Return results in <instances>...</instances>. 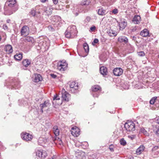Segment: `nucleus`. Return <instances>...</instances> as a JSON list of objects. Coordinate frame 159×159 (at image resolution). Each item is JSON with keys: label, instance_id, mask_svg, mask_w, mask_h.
I'll return each mask as SVG.
<instances>
[{"label": "nucleus", "instance_id": "f257e3e1", "mask_svg": "<svg viewBox=\"0 0 159 159\" xmlns=\"http://www.w3.org/2000/svg\"><path fill=\"white\" fill-rule=\"evenodd\" d=\"M52 25H49L48 28L50 31L53 32L57 30L61 26V18L57 16H55L51 17Z\"/></svg>", "mask_w": 159, "mask_h": 159}, {"label": "nucleus", "instance_id": "f03ea898", "mask_svg": "<svg viewBox=\"0 0 159 159\" xmlns=\"http://www.w3.org/2000/svg\"><path fill=\"white\" fill-rule=\"evenodd\" d=\"M16 6V0H7L4 7V14L6 15H9L13 13L14 8Z\"/></svg>", "mask_w": 159, "mask_h": 159}, {"label": "nucleus", "instance_id": "7ed1b4c3", "mask_svg": "<svg viewBox=\"0 0 159 159\" xmlns=\"http://www.w3.org/2000/svg\"><path fill=\"white\" fill-rule=\"evenodd\" d=\"M77 31L76 26L72 25L69 26L66 31L65 34L66 37L68 38H73L77 34Z\"/></svg>", "mask_w": 159, "mask_h": 159}, {"label": "nucleus", "instance_id": "20e7f679", "mask_svg": "<svg viewBox=\"0 0 159 159\" xmlns=\"http://www.w3.org/2000/svg\"><path fill=\"white\" fill-rule=\"evenodd\" d=\"M8 85V87L9 89H19L21 87L20 82L19 80L17 79H13L11 80Z\"/></svg>", "mask_w": 159, "mask_h": 159}, {"label": "nucleus", "instance_id": "39448f33", "mask_svg": "<svg viewBox=\"0 0 159 159\" xmlns=\"http://www.w3.org/2000/svg\"><path fill=\"white\" fill-rule=\"evenodd\" d=\"M91 94L94 98H98L101 91V88L98 85H95L92 86L91 88Z\"/></svg>", "mask_w": 159, "mask_h": 159}, {"label": "nucleus", "instance_id": "423d86ee", "mask_svg": "<svg viewBox=\"0 0 159 159\" xmlns=\"http://www.w3.org/2000/svg\"><path fill=\"white\" fill-rule=\"evenodd\" d=\"M124 127L128 131H134L135 129V124L131 121H127L125 124Z\"/></svg>", "mask_w": 159, "mask_h": 159}, {"label": "nucleus", "instance_id": "0eeeda50", "mask_svg": "<svg viewBox=\"0 0 159 159\" xmlns=\"http://www.w3.org/2000/svg\"><path fill=\"white\" fill-rule=\"evenodd\" d=\"M67 64L65 61H62L58 62L57 69L61 72L64 71L67 69Z\"/></svg>", "mask_w": 159, "mask_h": 159}, {"label": "nucleus", "instance_id": "6e6552de", "mask_svg": "<svg viewBox=\"0 0 159 159\" xmlns=\"http://www.w3.org/2000/svg\"><path fill=\"white\" fill-rule=\"evenodd\" d=\"M70 91L73 93H76L78 92L79 88L78 84L75 81L72 82L70 84Z\"/></svg>", "mask_w": 159, "mask_h": 159}, {"label": "nucleus", "instance_id": "1a4fd4ad", "mask_svg": "<svg viewBox=\"0 0 159 159\" xmlns=\"http://www.w3.org/2000/svg\"><path fill=\"white\" fill-rule=\"evenodd\" d=\"M36 156L37 157L44 159L47 156V152L43 150H37L35 152Z\"/></svg>", "mask_w": 159, "mask_h": 159}, {"label": "nucleus", "instance_id": "9d476101", "mask_svg": "<svg viewBox=\"0 0 159 159\" xmlns=\"http://www.w3.org/2000/svg\"><path fill=\"white\" fill-rule=\"evenodd\" d=\"M21 137L24 140L27 141L31 140L33 138L32 136L26 132H23L21 134Z\"/></svg>", "mask_w": 159, "mask_h": 159}, {"label": "nucleus", "instance_id": "9b49d317", "mask_svg": "<svg viewBox=\"0 0 159 159\" xmlns=\"http://www.w3.org/2000/svg\"><path fill=\"white\" fill-rule=\"evenodd\" d=\"M118 25L119 26L120 30H124L127 25V22L126 20L121 19L119 22H117Z\"/></svg>", "mask_w": 159, "mask_h": 159}, {"label": "nucleus", "instance_id": "f8f14e48", "mask_svg": "<svg viewBox=\"0 0 159 159\" xmlns=\"http://www.w3.org/2000/svg\"><path fill=\"white\" fill-rule=\"evenodd\" d=\"M53 9L49 7H44L43 9V14L49 16L52 13Z\"/></svg>", "mask_w": 159, "mask_h": 159}, {"label": "nucleus", "instance_id": "ddd939ff", "mask_svg": "<svg viewBox=\"0 0 159 159\" xmlns=\"http://www.w3.org/2000/svg\"><path fill=\"white\" fill-rule=\"evenodd\" d=\"M30 30L29 27L27 26H23L21 30V34L22 36H25L29 34Z\"/></svg>", "mask_w": 159, "mask_h": 159}, {"label": "nucleus", "instance_id": "4468645a", "mask_svg": "<svg viewBox=\"0 0 159 159\" xmlns=\"http://www.w3.org/2000/svg\"><path fill=\"white\" fill-rule=\"evenodd\" d=\"M71 133L75 137H77L80 134V129L77 127L75 126L72 127L71 129Z\"/></svg>", "mask_w": 159, "mask_h": 159}, {"label": "nucleus", "instance_id": "2eb2a0df", "mask_svg": "<svg viewBox=\"0 0 159 159\" xmlns=\"http://www.w3.org/2000/svg\"><path fill=\"white\" fill-rule=\"evenodd\" d=\"M114 75L116 76L121 75L123 73V70L120 67L115 68L113 70Z\"/></svg>", "mask_w": 159, "mask_h": 159}, {"label": "nucleus", "instance_id": "dca6fc26", "mask_svg": "<svg viewBox=\"0 0 159 159\" xmlns=\"http://www.w3.org/2000/svg\"><path fill=\"white\" fill-rule=\"evenodd\" d=\"M70 97V94L67 92L63 91L62 93V98L63 101L68 102L69 100Z\"/></svg>", "mask_w": 159, "mask_h": 159}, {"label": "nucleus", "instance_id": "f3484780", "mask_svg": "<svg viewBox=\"0 0 159 159\" xmlns=\"http://www.w3.org/2000/svg\"><path fill=\"white\" fill-rule=\"evenodd\" d=\"M118 41L120 43H123L126 44L128 42V39L125 36H120L118 39Z\"/></svg>", "mask_w": 159, "mask_h": 159}, {"label": "nucleus", "instance_id": "a211bd4d", "mask_svg": "<svg viewBox=\"0 0 159 159\" xmlns=\"http://www.w3.org/2000/svg\"><path fill=\"white\" fill-rule=\"evenodd\" d=\"M23 40L26 43H29L30 45H32L34 42V39L31 37H26Z\"/></svg>", "mask_w": 159, "mask_h": 159}, {"label": "nucleus", "instance_id": "6ab92c4d", "mask_svg": "<svg viewBox=\"0 0 159 159\" xmlns=\"http://www.w3.org/2000/svg\"><path fill=\"white\" fill-rule=\"evenodd\" d=\"M49 105V103L47 101H45L43 103L40 105V112L42 113L43 112V110L45 109Z\"/></svg>", "mask_w": 159, "mask_h": 159}, {"label": "nucleus", "instance_id": "aec40b11", "mask_svg": "<svg viewBox=\"0 0 159 159\" xmlns=\"http://www.w3.org/2000/svg\"><path fill=\"white\" fill-rule=\"evenodd\" d=\"M4 50L8 54L11 53L13 51L11 45L9 44L6 45L5 46Z\"/></svg>", "mask_w": 159, "mask_h": 159}, {"label": "nucleus", "instance_id": "412c9836", "mask_svg": "<svg viewBox=\"0 0 159 159\" xmlns=\"http://www.w3.org/2000/svg\"><path fill=\"white\" fill-rule=\"evenodd\" d=\"M107 13L106 10L102 7H100L98 9V14L100 16H102L105 15Z\"/></svg>", "mask_w": 159, "mask_h": 159}, {"label": "nucleus", "instance_id": "4be33fe9", "mask_svg": "<svg viewBox=\"0 0 159 159\" xmlns=\"http://www.w3.org/2000/svg\"><path fill=\"white\" fill-rule=\"evenodd\" d=\"M140 35L143 37L149 36V31L147 29H144L140 32Z\"/></svg>", "mask_w": 159, "mask_h": 159}, {"label": "nucleus", "instance_id": "5701e85b", "mask_svg": "<svg viewBox=\"0 0 159 159\" xmlns=\"http://www.w3.org/2000/svg\"><path fill=\"white\" fill-rule=\"evenodd\" d=\"M34 81L35 82H38L42 81V77L40 74H34Z\"/></svg>", "mask_w": 159, "mask_h": 159}, {"label": "nucleus", "instance_id": "b1692460", "mask_svg": "<svg viewBox=\"0 0 159 159\" xmlns=\"http://www.w3.org/2000/svg\"><path fill=\"white\" fill-rule=\"evenodd\" d=\"M31 62V60L26 59L23 60L22 63L23 66L27 67L30 64Z\"/></svg>", "mask_w": 159, "mask_h": 159}, {"label": "nucleus", "instance_id": "393cba45", "mask_svg": "<svg viewBox=\"0 0 159 159\" xmlns=\"http://www.w3.org/2000/svg\"><path fill=\"white\" fill-rule=\"evenodd\" d=\"M44 7L43 6L37 5L36 6L34 9L38 14H39L43 13V9Z\"/></svg>", "mask_w": 159, "mask_h": 159}, {"label": "nucleus", "instance_id": "a878e982", "mask_svg": "<svg viewBox=\"0 0 159 159\" xmlns=\"http://www.w3.org/2000/svg\"><path fill=\"white\" fill-rule=\"evenodd\" d=\"M141 17L139 15H135L133 18L132 22L135 24H138L140 21Z\"/></svg>", "mask_w": 159, "mask_h": 159}, {"label": "nucleus", "instance_id": "bb28decb", "mask_svg": "<svg viewBox=\"0 0 159 159\" xmlns=\"http://www.w3.org/2000/svg\"><path fill=\"white\" fill-rule=\"evenodd\" d=\"M84 153L78 152L76 154V157L77 159H86Z\"/></svg>", "mask_w": 159, "mask_h": 159}, {"label": "nucleus", "instance_id": "cd10ccee", "mask_svg": "<svg viewBox=\"0 0 159 159\" xmlns=\"http://www.w3.org/2000/svg\"><path fill=\"white\" fill-rule=\"evenodd\" d=\"M53 140L55 143L56 144H59L60 145H62L63 142L61 139L58 137H56L53 139Z\"/></svg>", "mask_w": 159, "mask_h": 159}, {"label": "nucleus", "instance_id": "c85d7f7f", "mask_svg": "<svg viewBox=\"0 0 159 159\" xmlns=\"http://www.w3.org/2000/svg\"><path fill=\"white\" fill-rule=\"evenodd\" d=\"M100 70L101 74L103 75H106L107 74V69L106 67L104 66L101 67L100 68Z\"/></svg>", "mask_w": 159, "mask_h": 159}, {"label": "nucleus", "instance_id": "c756f323", "mask_svg": "<svg viewBox=\"0 0 159 159\" xmlns=\"http://www.w3.org/2000/svg\"><path fill=\"white\" fill-rule=\"evenodd\" d=\"M52 131L56 137H57V136L59 135L60 133L59 130L58 129V127L57 126H54L52 128Z\"/></svg>", "mask_w": 159, "mask_h": 159}, {"label": "nucleus", "instance_id": "7c9ffc66", "mask_svg": "<svg viewBox=\"0 0 159 159\" xmlns=\"http://www.w3.org/2000/svg\"><path fill=\"white\" fill-rule=\"evenodd\" d=\"M144 147L143 145L140 146L136 150V153L137 155L141 154L144 151Z\"/></svg>", "mask_w": 159, "mask_h": 159}, {"label": "nucleus", "instance_id": "2f4dec72", "mask_svg": "<svg viewBox=\"0 0 159 159\" xmlns=\"http://www.w3.org/2000/svg\"><path fill=\"white\" fill-rule=\"evenodd\" d=\"M14 59L17 61L21 60L22 58V53H17L14 56Z\"/></svg>", "mask_w": 159, "mask_h": 159}, {"label": "nucleus", "instance_id": "473e14b6", "mask_svg": "<svg viewBox=\"0 0 159 159\" xmlns=\"http://www.w3.org/2000/svg\"><path fill=\"white\" fill-rule=\"evenodd\" d=\"M153 89L156 91H159V81L155 82L152 84Z\"/></svg>", "mask_w": 159, "mask_h": 159}, {"label": "nucleus", "instance_id": "72a5a7b5", "mask_svg": "<svg viewBox=\"0 0 159 159\" xmlns=\"http://www.w3.org/2000/svg\"><path fill=\"white\" fill-rule=\"evenodd\" d=\"M84 48L86 53H88L89 51V48L88 44L86 43H84L83 44Z\"/></svg>", "mask_w": 159, "mask_h": 159}, {"label": "nucleus", "instance_id": "f704fd0d", "mask_svg": "<svg viewBox=\"0 0 159 159\" xmlns=\"http://www.w3.org/2000/svg\"><path fill=\"white\" fill-rule=\"evenodd\" d=\"M30 15L32 16L36 17L38 16V13L35 9H32L30 12Z\"/></svg>", "mask_w": 159, "mask_h": 159}, {"label": "nucleus", "instance_id": "c9c22d12", "mask_svg": "<svg viewBox=\"0 0 159 159\" xmlns=\"http://www.w3.org/2000/svg\"><path fill=\"white\" fill-rule=\"evenodd\" d=\"M108 33V34H110L109 35L111 36H116L117 35L116 33L111 30H109Z\"/></svg>", "mask_w": 159, "mask_h": 159}, {"label": "nucleus", "instance_id": "e433bc0d", "mask_svg": "<svg viewBox=\"0 0 159 159\" xmlns=\"http://www.w3.org/2000/svg\"><path fill=\"white\" fill-rule=\"evenodd\" d=\"M60 99V98L59 97L57 94H56L53 97V103L55 102V100H59Z\"/></svg>", "mask_w": 159, "mask_h": 159}, {"label": "nucleus", "instance_id": "4c0bfd02", "mask_svg": "<svg viewBox=\"0 0 159 159\" xmlns=\"http://www.w3.org/2000/svg\"><path fill=\"white\" fill-rule=\"evenodd\" d=\"M118 9L117 8H115L110 12V14H111V13H112L114 14H116L118 13Z\"/></svg>", "mask_w": 159, "mask_h": 159}, {"label": "nucleus", "instance_id": "58836bf2", "mask_svg": "<svg viewBox=\"0 0 159 159\" xmlns=\"http://www.w3.org/2000/svg\"><path fill=\"white\" fill-rule=\"evenodd\" d=\"M157 99V97H155L152 98L150 101V103L151 104H154L155 100Z\"/></svg>", "mask_w": 159, "mask_h": 159}, {"label": "nucleus", "instance_id": "ea45409f", "mask_svg": "<svg viewBox=\"0 0 159 159\" xmlns=\"http://www.w3.org/2000/svg\"><path fill=\"white\" fill-rule=\"evenodd\" d=\"M120 143L121 145L125 146L126 144V142L123 138L121 139L120 141Z\"/></svg>", "mask_w": 159, "mask_h": 159}, {"label": "nucleus", "instance_id": "a19ab883", "mask_svg": "<svg viewBox=\"0 0 159 159\" xmlns=\"http://www.w3.org/2000/svg\"><path fill=\"white\" fill-rule=\"evenodd\" d=\"M122 87L125 89H129V86L127 84H123L122 85Z\"/></svg>", "mask_w": 159, "mask_h": 159}, {"label": "nucleus", "instance_id": "79ce46f5", "mask_svg": "<svg viewBox=\"0 0 159 159\" xmlns=\"http://www.w3.org/2000/svg\"><path fill=\"white\" fill-rule=\"evenodd\" d=\"M141 131L146 135H147L148 134V133L144 128H141Z\"/></svg>", "mask_w": 159, "mask_h": 159}, {"label": "nucleus", "instance_id": "37998d69", "mask_svg": "<svg viewBox=\"0 0 159 159\" xmlns=\"http://www.w3.org/2000/svg\"><path fill=\"white\" fill-rule=\"evenodd\" d=\"M138 55L140 57H143L145 55V53L143 51H141L138 53Z\"/></svg>", "mask_w": 159, "mask_h": 159}, {"label": "nucleus", "instance_id": "c03bdc74", "mask_svg": "<svg viewBox=\"0 0 159 159\" xmlns=\"http://www.w3.org/2000/svg\"><path fill=\"white\" fill-rule=\"evenodd\" d=\"M91 18L90 16H88L85 19V21L86 22H88L91 20Z\"/></svg>", "mask_w": 159, "mask_h": 159}, {"label": "nucleus", "instance_id": "a18cd8bd", "mask_svg": "<svg viewBox=\"0 0 159 159\" xmlns=\"http://www.w3.org/2000/svg\"><path fill=\"white\" fill-rule=\"evenodd\" d=\"M98 42V40L97 39H94L93 42H92V44L94 45L95 44L97 43Z\"/></svg>", "mask_w": 159, "mask_h": 159}, {"label": "nucleus", "instance_id": "49530a36", "mask_svg": "<svg viewBox=\"0 0 159 159\" xmlns=\"http://www.w3.org/2000/svg\"><path fill=\"white\" fill-rule=\"evenodd\" d=\"M96 29V27L94 25L91 27L90 29V31L93 32Z\"/></svg>", "mask_w": 159, "mask_h": 159}, {"label": "nucleus", "instance_id": "de8ad7c7", "mask_svg": "<svg viewBox=\"0 0 159 159\" xmlns=\"http://www.w3.org/2000/svg\"><path fill=\"white\" fill-rule=\"evenodd\" d=\"M128 137L131 140H133L135 138V135H129L128 136Z\"/></svg>", "mask_w": 159, "mask_h": 159}, {"label": "nucleus", "instance_id": "09e8293b", "mask_svg": "<svg viewBox=\"0 0 159 159\" xmlns=\"http://www.w3.org/2000/svg\"><path fill=\"white\" fill-rule=\"evenodd\" d=\"M131 38L134 41L136 42H137V40H136L137 38L135 36H132V37L131 36Z\"/></svg>", "mask_w": 159, "mask_h": 159}, {"label": "nucleus", "instance_id": "8fccbe9b", "mask_svg": "<svg viewBox=\"0 0 159 159\" xmlns=\"http://www.w3.org/2000/svg\"><path fill=\"white\" fill-rule=\"evenodd\" d=\"M112 146H113V145L111 144L110 145V146L109 147V149H110V151L111 152L114 151L113 148V147H112Z\"/></svg>", "mask_w": 159, "mask_h": 159}, {"label": "nucleus", "instance_id": "3c124183", "mask_svg": "<svg viewBox=\"0 0 159 159\" xmlns=\"http://www.w3.org/2000/svg\"><path fill=\"white\" fill-rule=\"evenodd\" d=\"M2 27H3V28L5 30H7L8 29L7 26V25H6L5 24L3 25Z\"/></svg>", "mask_w": 159, "mask_h": 159}, {"label": "nucleus", "instance_id": "603ef678", "mask_svg": "<svg viewBox=\"0 0 159 159\" xmlns=\"http://www.w3.org/2000/svg\"><path fill=\"white\" fill-rule=\"evenodd\" d=\"M135 87L138 89H142L143 88V86H139L138 84H136L135 86Z\"/></svg>", "mask_w": 159, "mask_h": 159}, {"label": "nucleus", "instance_id": "864d4df0", "mask_svg": "<svg viewBox=\"0 0 159 159\" xmlns=\"http://www.w3.org/2000/svg\"><path fill=\"white\" fill-rule=\"evenodd\" d=\"M156 134L157 136L159 137V128L156 131Z\"/></svg>", "mask_w": 159, "mask_h": 159}, {"label": "nucleus", "instance_id": "5fc2aeb1", "mask_svg": "<svg viewBox=\"0 0 159 159\" xmlns=\"http://www.w3.org/2000/svg\"><path fill=\"white\" fill-rule=\"evenodd\" d=\"M49 159H57V157L56 155H53L52 157L49 158Z\"/></svg>", "mask_w": 159, "mask_h": 159}, {"label": "nucleus", "instance_id": "6e6d98bb", "mask_svg": "<svg viewBox=\"0 0 159 159\" xmlns=\"http://www.w3.org/2000/svg\"><path fill=\"white\" fill-rule=\"evenodd\" d=\"M51 76L53 78H55L57 77V76L54 74H51Z\"/></svg>", "mask_w": 159, "mask_h": 159}, {"label": "nucleus", "instance_id": "4d7b16f0", "mask_svg": "<svg viewBox=\"0 0 159 159\" xmlns=\"http://www.w3.org/2000/svg\"><path fill=\"white\" fill-rule=\"evenodd\" d=\"M52 1L53 3L55 4H57L58 2V0H52Z\"/></svg>", "mask_w": 159, "mask_h": 159}, {"label": "nucleus", "instance_id": "13d9d810", "mask_svg": "<svg viewBox=\"0 0 159 159\" xmlns=\"http://www.w3.org/2000/svg\"><path fill=\"white\" fill-rule=\"evenodd\" d=\"M47 0H40V1L43 3L45 2Z\"/></svg>", "mask_w": 159, "mask_h": 159}, {"label": "nucleus", "instance_id": "bf43d9fd", "mask_svg": "<svg viewBox=\"0 0 159 159\" xmlns=\"http://www.w3.org/2000/svg\"><path fill=\"white\" fill-rule=\"evenodd\" d=\"M82 5H88V4H86V2H84L83 3Z\"/></svg>", "mask_w": 159, "mask_h": 159}, {"label": "nucleus", "instance_id": "052dcab7", "mask_svg": "<svg viewBox=\"0 0 159 159\" xmlns=\"http://www.w3.org/2000/svg\"><path fill=\"white\" fill-rule=\"evenodd\" d=\"M11 21V20L10 19H8L7 20V23H9Z\"/></svg>", "mask_w": 159, "mask_h": 159}, {"label": "nucleus", "instance_id": "680f3d73", "mask_svg": "<svg viewBox=\"0 0 159 159\" xmlns=\"http://www.w3.org/2000/svg\"><path fill=\"white\" fill-rule=\"evenodd\" d=\"M136 30V28L135 27V28H133V29H132V31L134 32V31H135Z\"/></svg>", "mask_w": 159, "mask_h": 159}, {"label": "nucleus", "instance_id": "e2e57ef3", "mask_svg": "<svg viewBox=\"0 0 159 159\" xmlns=\"http://www.w3.org/2000/svg\"><path fill=\"white\" fill-rule=\"evenodd\" d=\"M157 122L159 124V117L157 119Z\"/></svg>", "mask_w": 159, "mask_h": 159}, {"label": "nucleus", "instance_id": "0e129e2a", "mask_svg": "<svg viewBox=\"0 0 159 159\" xmlns=\"http://www.w3.org/2000/svg\"><path fill=\"white\" fill-rule=\"evenodd\" d=\"M75 146L76 147H79V145H78V143H75Z\"/></svg>", "mask_w": 159, "mask_h": 159}, {"label": "nucleus", "instance_id": "69168bd1", "mask_svg": "<svg viewBox=\"0 0 159 159\" xmlns=\"http://www.w3.org/2000/svg\"><path fill=\"white\" fill-rule=\"evenodd\" d=\"M84 143H85V144L86 145V146L87 145V146H88V144L87 142H84Z\"/></svg>", "mask_w": 159, "mask_h": 159}, {"label": "nucleus", "instance_id": "338daca9", "mask_svg": "<svg viewBox=\"0 0 159 159\" xmlns=\"http://www.w3.org/2000/svg\"><path fill=\"white\" fill-rule=\"evenodd\" d=\"M80 145H81L82 143H80Z\"/></svg>", "mask_w": 159, "mask_h": 159}, {"label": "nucleus", "instance_id": "774afa93", "mask_svg": "<svg viewBox=\"0 0 159 159\" xmlns=\"http://www.w3.org/2000/svg\"><path fill=\"white\" fill-rule=\"evenodd\" d=\"M62 104V103L61 102L60 104Z\"/></svg>", "mask_w": 159, "mask_h": 159}]
</instances>
